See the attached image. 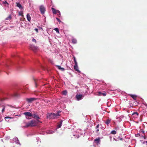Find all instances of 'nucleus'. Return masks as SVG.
Returning a JSON list of instances; mask_svg holds the SVG:
<instances>
[{"label":"nucleus","instance_id":"obj_1","mask_svg":"<svg viewBox=\"0 0 147 147\" xmlns=\"http://www.w3.org/2000/svg\"><path fill=\"white\" fill-rule=\"evenodd\" d=\"M0 95L4 97L3 98L0 97V101L1 102L9 98L8 97H5V96H11V95L9 94L7 92L2 90H0Z\"/></svg>","mask_w":147,"mask_h":147},{"label":"nucleus","instance_id":"obj_2","mask_svg":"<svg viewBox=\"0 0 147 147\" xmlns=\"http://www.w3.org/2000/svg\"><path fill=\"white\" fill-rule=\"evenodd\" d=\"M37 124L36 121L34 120H32L30 121L27 123L25 126L23 127H33L36 125Z\"/></svg>","mask_w":147,"mask_h":147},{"label":"nucleus","instance_id":"obj_3","mask_svg":"<svg viewBox=\"0 0 147 147\" xmlns=\"http://www.w3.org/2000/svg\"><path fill=\"white\" fill-rule=\"evenodd\" d=\"M47 118L49 119H54L57 118L55 113H48L47 114Z\"/></svg>","mask_w":147,"mask_h":147},{"label":"nucleus","instance_id":"obj_4","mask_svg":"<svg viewBox=\"0 0 147 147\" xmlns=\"http://www.w3.org/2000/svg\"><path fill=\"white\" fill-rule=\"evenodd\" d=\"M39 9L41 14L44 15L46 11L45 6L43 5H40L39 6Z\"/></svg>","mask_w":147,"mask_h":147},{"label":"nucleus","instance_id":"obj_5","mask_svg":"<svg viewBox=\"0 0 147 147\" xmlns=\"http://www.w3.org/2000/svg\"><path fill=\"white\" fill-rule=\"evenodd\" d=\"M84 96L82 94H77L76 95L75 98L77 100L79 101L82 99Z\"/></svg>","mask_w":147,"mask_h":147},{"label":"nucleus","instance_id":"obj_6","mask_svg":"<svg viewBox=\"0 0 147 147\" xmlns=\"http://www.w3.org/2000/svg\"><path fill=\"white\" fill-rule=\"evenodd\" d=\"M5 108V106L4 104H0V111H1L2 113L4 111Z\"/></svg>","mask_w":147,"mask_h":147},{"label":"nucleus","instance_id":"obj_7","mask_svg":"<svg viewBox=\"0 0 147 147\" xmlns=\"http://www.w3.org/2000/svg\"><path fill=\"white\" fill-rule=\"evenodd\" d=\"M26 100L28 103H30L35 100H36V98H26Z\"/></svg>","mask_w":147,"mask_h":147},{"label":"nucleus","instance_id":"obj_8","mask_svg":"<svg viewBox=\"0 0 147 147\" xmlns=\"http://www.w3.org/2000/svg\"><path fill=\"white\" fill-rule=\"evenodd\" d=\"M13 142L19 145L20 146L21 145V144L20 143L18 138L16 137L13 138Z\"/></svg>","mask_w":147,"mask_h":147},{"label":"nucleus","instance_id":"obj_9","mask_svg":"<svg viewBox=\"0 0 147 147\" xmlns=\"http://www.w3.org/2000/svg\"><path fill=\"white\" fill-rule=\"evenodd\" d=\"M24 115H25V116L26 117V118L27 119V117H31L32 116V115L30 112H24Z\"/></svg>","mask_w":147,"mask_h":147},{"label":"nucleus","instance_id":"obj_10","mask_svg":"<svg viewBox=\"0 0 147 147\" xmlns=\"http://www.w3.org/2000/svg\"><path fill=\"white\" fill-rule=\"evenodd\" d=\"M100 139L99 137L95 139L94 140V144L97 145L100 144Z\"/></svg>","mask_w":147,"mask_h":147},{"label":"nucleus","instance_id":"obj_11","mask_svg":"<svg viewBox=\"0 0 147 147\" xmlns=\"http://www.w3.org/2000/svg\"><path fill=\"white\" fill-rule=\"evenodd\" d=\"M74 69L78 73H80V71L79 70L78 63L75 64L74 66Z\"/></svg>","mask_w":147,"mask_h":147},{"label":"nucleus","instance_id":"obj_12","mask_svg":"<svg viewBox=\"0 0 147 147\" xmlns=\"http://www.w3.org/2000/svg\"><path fill=\"white\" fill-rule=\"evenodd\" d=\"M98 94L97 95L99 96H105L107 95V93L106 92L102 93L100 92H98Z\"/></svg>","mask_w":147,"mask_h":147},{"label":"nucleus","instance_id":"obj_13","mask_svg":"<svg viewBox=\"0 0 147 147\" xmlns=\"http://www.w3.org/2000/svg\"><path fill=\"white\" fill-rule=\"evenodd\" d=\"M138 115L139 114L137 112H134L132 114L133 117L135 118H137L138 117Z\"/></svg>","mask_w":147,"mask_h":147},{"label":"nucleus","instance_id":"obj_14","mask_svg":"<svg viewBox=\"0 0 147 147\" xmlns=\"http://www.w3.org/2000/svg\"><path fill=\"white\" fill-rule=\"evenodd\" d=\"M63 122V120H60L59 121V123L58 124V125L57 126V127L56 128V129H57L59 128H60L61 126L62 123Z\"/></svg>","mask_w":147,"mask_h":147},{"label":"nucleus","instance_id":"obj_15","mask_svg":"<svg viewBox=\"0 0 147 147\" xmlns=\"http://www.w3.org/2000/svg\"><path fill=\"white\" fill-rule=\"evenodd\" d=\"M16 6L19 7L20 9H23V7L19 3H17Z\"/></svg>","mask_w":147,"mask_h":147},{"label":"nucleus","instance_id":"obj_16","mask_svg":"<svg viewBox=\"0 0 147 147\" xmlns=\"http://www.w3.org/2000/svg\"><path fill=\"white\" fill-rule=\"evenodd\" d=\"M32 116H33V117L34 118L36 119L37 120H38L40 119L38 116L36 115V114H34L33 115H32Z\"/></svg>","mask_w":147,"mask_h":147},{"label":"nucleus","instance_id":"obj_17","mask_svg":"<svg viewBox=\"0 0 147 147\" xmlns=\"http://www.w3.org/2000/svg\"><path fill=\"white\" fill-rule=\"evenodd\" d=\"M51 9L53 13V14H57V10H56L53 7H52L51 8Z\"/></svg>","mask_w":147,"mask_h":147},{"label":"nucleus","instance_id":"obj_18","mask_svg":"<svg viewBox=\"0 0 147 147\" xmlns=\"http://www.w3.org/2000/svg\"><path fill=\"white\" fill-rule=\"evenodd\" d=\"M26 18L28 21L29 22H30L31 20V18L30 15L28 13L27 14Z\"/></svg>","mask_w":147,"mask_h":147},{"label":"nucleus","instance_id":"obj_19","mask_svg":"<svg viewBox=\"0 0 147 147\" xmlns=\"http://www.w3.org/2000/svg\"><path fill=\"white\" fill-rule=\"evenodd\" d=\"M55 132V131L51 130H49L47 131V134H51L54 133Z\"/></svg>","mask_w":147,"mask_h":147},{"label":"nucleus","instance_id":"obj_20","mask_svg":"<svg viewBox=\"0 0 147 147\" xmlns=\"http://www.w3.org/2000/svg\"><path fill=\"white\" fill-rule=\"evenodd\" d=\"M71 41L72 43L74 44H76L77 42L76 39L75 38H72Z\"/></svg>","mask_w":147,"mask_h":147},{"label":"nucleus","instance_id":"obj_21","mask_svg":"<svg viewBox=\"0 0 147 147\" xmlns=\"http://www.w3.org/2000/svg\"><path fill=\"white\" fill-rule=\"evenodd\" d=\"M3 66L7 68H8L9 66V63L8 62H6Z\"/></svg>","mask_w":147,"mask_h":147},{"label":"nucleus","instance_id":"obj_22","mask_svg":"<svg viewBox=\"0 0 147 147\" xmlns=\"http://www.w3.org/2000/svg\"><path fill=\"white\" fill-rule=\"evenodd\" d=\"M130 96L132 97L134 99L136 100V97L137 96L135 94H130Z\"/></svg>","mask_w":147,"mask_h":147},{"label":"nucleus","instance_id":"obj_23","mask_svg":"<svg viewBox=\"0 0 147 147\" xmlns=\"http://www.w3.org/2000/svg\"><path fill=\"white\" fill-rule=\"evenodd\" d=\"M111 120V119H108L105 123L107 125H108L110 123Z\"/></svg>","mask_w":147,"mask_h":147},{"label":"nucleus","instance_id":"obj_24","mask_svg":"<svg viewBox=\"0 0 147 147\" xmlns=\"http://www.w3.org/2000/svg\"><path fill=\"white\" fill-rule=\"evenodd\" d=\"M140 141L141 142V143L143 144H146V145L147 146V141H143V140H140Z\"/></svg>","mask_w":147,"mask_h":147},{"label":"nucleus","instance_id":"obj_25","mask_svg":"<svg viewBox=\"0 0 147 147\" xmlns=\"http://www.w3.org/2000/svg\"><path fill=\"white\" fill-rule=\"evenodd\" d=\"M54 30H55L56 32L57 33H59V29L57 28H55L54 29Z\"/></svg>","mask_w":147,"mask_h":147},{"label":"nucleus","instance_id":"obj_26","mask_svg":"<svg viewBox=\"0 0 147 147\" xmlns=\"http://www.w3.org/2000/svg\"><path fill=\"white\" fill-rule=\"evenodd\" d=\"M61 112V111H57L56 113L55 114L57 117L60 115L59 113Z\"/></svg>","mask_w":147,"mask_h":147},{"label":"nucleus","instance_id":"obj_27","mask_svg":"<svg viewBox=\"0 0 147 147\" xmlns=\"http://www.w3.org/2000/svg\"><path fill=\"white\" fill-rule=\"evenodd\" d=\"M67 94V91L66 90H65L63 92V95H66Z\"/></svg>","mask_w":147,"mask_h":147},{"label":"nucleus","instance_id":"obj_28","mask_svg":"<svg viewBox=\"0 0 147 147\" xmlns=\"http://www.w3.org/2000/svg\"><path fill=\"white\" fill-rule=\"evenodd\" d=\"M99 125L98 124L97 125L96 127V132H97L99 131V129H98V128L99 127Z\"/></svg>","mask_w":147,"mask_h":147},{"label":"nucleus","instance_id":"obj_29","mask_svg":"<svg viewBox=\"0 0 147 147\" xmlns=\"http://www.w3.org/2000/svg\"><path fill=\"white\" fill-rule=\"evenodd\" d=\"M111 133L112 134H116V131L115 130H113L111 131Z\"/></svg>","mask_w":147,"mask_h":147},{"label":"nucleus","instance_id":"obj_30","mask_svg":"<svg viewBox=\"0 0 147 147\" xmlns=\"http://www.w3.org/2000/svg\"><path fill=\"white\" fill-rule=\"evenodd\" d=\"M36 140H37V142L38 143L40 142V139L38 137H37L36 138Z\"/></svg>","mask_w":147,"mask_h":147},{"label":"nucleus","instance_id":"obj_31","mask_svg":"<svg viewBox=\"0 0 147 147\" xmlns=\"http://www.w3.org/2000/svg\"><path fill=\"white\" fill-rule=\"evenodd\" d=\"M73 58H74V61L75 64L78 63L77 62L76 59V58L74 56Z\"/></svg>","mask_w":147,"mask_h":147},{"label":"nucleus","instance_id":"obj_32","mask_svg":"<svg viewBox=\"0 0 147 147\" xmlns=\"http://www.w3.org/2000/svg\"><path fill=\"white\" fill-rule=\"evenodd\" d=\"M56 19L58 21V22L59 23H63L61 21V20H60V19L58 18H56Z\"/></svg>","mask_w":147,"mask_h":147},{"label":"nucleus","instance_id":"obj_33","mask_svg":"<svg viewBox=\"0 0 147 147\" xmlns=\"http://www.w3.org/2000/svg\"><path fill=\"white\" fill-rule=\"evenodd\" d=\"M141 137L142 139H146L147 138V136H144L142 135L141 136Z\"/></svg>","mask_w":147,"mask_h":147},{"label":"nucleus","instance_id":"obj_34","mask_svg":"<svg viewBox=\"0 0 147 147\" xmlns=\"http://www.w3.org/2000/svg\"><path fill=\"white\" fill-rule=\"evenodd\" d=\"M139 132L140 133H142L143 134H145L144 131L142 129H140Z\"/></svg>","mask_w":147,"mask_h":147},{"label":"nucleus","instance_id":"obj_35","mask_svg":"<svg viewBox=\"0 0 147 147\" xmlns=\"http://www.w3.org/2000/svg\"><path fill=\"white\" fill-rule=\"evenodd\" d=\"M117 139L118 140H122L123 139L122 138L120 137V136H118V137H117Z\"/></svg>","mask_w":147,"mask_h":147},{"label":"nucleus","instance_id":"obj_36","mask_svg":"<svg viewBox=\"0 0 147 147\" xmlns=\"http://www.w3.org/2000/svg\"><path fill=\"white\" fill-rule=\"evenodd\" d=\"M11 18V16L10 15L9 16H8L7 17L6 19V20H8L9 19H10Z\"/></svg>","mask_w":147,"mask_h":147},{"label":"nucleus","instance_id":"obj_37","mask_svg":"<svg viewBox=\"0 0 147 147\" xmlns=\"http://www.w3.org/2000/svg\"><path fill=\"white\" fill-rule=\"evenodd\" d=\"M135 136L136 137H139L140 136V134L139 133H138L136 134H135Z\"/></svg>","mask_w":147,"mask_h":147},{"label":"nucleus","instance_id":"obj_38","mask_svg":"<svg viewBox=\"0 0 147 147\" xmlns=\"http://www.w3.org/2000/svg\"><path fill=\"white\" fill-rule=\"evenodd\" d=\"M85 134V132H84V131L83 132H80V135H83V134Z\"/></svg>","mask_w":147,"mask_h":147},{"label":"nucleus","instance_id":"obj_39","mask_svg":"<svg viewBox=\"0 0 147 147\" xmlns=\"http://www.w3.org/2000/svg\"><path fill=\"white\" fill-rule=\"evenodd\" d=\"M57 13L59 14V17H60L61 16V13L60 11L58 10H57Z\"/></svg>","mask_w":147,"mask_h":147},{"label":"nucleus","instance_id":"obj_40","mask_svg":"<svg viewBox=\"0 0 147 147\" xmlns=\"http://www.w3.org/2000/svg\"><path fill=\"white\" fill-rule=\"evenodd\" d=\"M11 118L9 117H5V119L6 120V121H8L6 119H9V118Z\"/></svg>","mask_w":147,"mask_h":147},{"label":"nucleus","instance_id":"obj_41","mask_svg":"<svg viewBox=\"0 0 147 147\" xmlns=\"http://www.w3.org/2000/svg\"><path fill=\"white\" fill-rule=\"evenodd\" d=\"M58 69H61V67L60 65H57Z\"/></svg>","mask_w":147,"mask_h":147},{"label":"nucleus","instance_id":"obj_42","mask_svg":"<svg viewBox=\"0 0 147 147\" xmlns=\"http://www.w3.org/2000/svg\"><path fill=\"white\" fill-rule=\"evenodd\" d=\"M3 4H8V3L7 2V1H4L3 2Z\"/></svg>","mask_w":147,"mask_h":147},{"label":"nucleus","instance_id":"obj_43","mask_svg":"<svg viewBox=\"0 0 147 147\" xmlns=\"http://www.w3.org/2000/svg\"><path fill=\"white\" fill-rule=\"evenodd\" d=\"M109 138L110 139V140L111 142H112V137L111 136H110L109 137Z\"/></svg>","mask_w":147,"mask_h":147},{"label":"nucleus","instance_id":"obj_44","mask_svg":"<svg viewBox=\"0 0 147 147\" xmlns=\"http://www.w3.org/2000/svg\"><path fill=\"white\" fill-rule=\"evenodd\" d=\"M32 42H36V40L35 39H34V38H33L32 39Z\"/></svg>","mask_w":147,"mask_h":147},{"label":"nucleus","instance_id":"obj_45","mask_svg":"<svg viewBox=\"0 0 147 147\" xmlns=\"http://www.w3.org/2000/svg\"><path fill=\"white\" fill-rule=\"evenodd\" d=\"M60 70L61 71H64L65 70V69L64 68H63L62 67L61 69H60Z\"/></svg>","mask_w":147,"mask_h":147},{"label":"nucleus","instance_id":"obj_46","mask_svg":"<svg viewBox=\"0 0 147 147\" xmlns=\"http://www.w3.org/2000/svg\"><path fill=\"white\" fill-rule=\"evenodd\" d=\"M10 142L11 143H13L14 142L13 141V139L12 140H10Z\"/></svg>","mask_w":147,"mask_h":147},{"label":"nucleus","instance_id":"obj_47","mask_svg":"<svg viewBox=\"0 0 147 147\" xmlns=\"http://www.w3.org/2000/svg\"><path fill=\"white\" fill-rule=\"evenodd\" d=\"M34 30L36 31V32H38V29L37 28H35V29H34Z\"/></svg>","mask_w":147,"mask_h":147},{"label":"nucleus","instance_id":"obj_48","mask_svg":"<svg viewBox=\"0 0 147 147\" xmlns=\"http://www.w3.org/2000/svg\"><path fill=\"white\" fill-rule=\"evenodd\" d=\"M113 140L116 141H118V140H117V139H116L115 138H113Z\"/></svg>","mask_w":147,"mask_h":147},{"label":"nucleus","instance_id":"obj_49","mask_svg":"<svg viewBox=\"0 0 147 147\" xmlns=\"http://www.w3.org/2000/svg\"><path fill=\"white\" fill-rule=\"evenodd\" d=\"M15 96H19V95L18 94H15Z\"/></svg>","mask_w":147,"mask_h":147},{"label":"nucleus","instance_id":"obj_50","mask_svg":"<svg viewBox=\"0 0 147 147\" xmlns=\"http://www.w3.org/2000/svg\"><path fill=\"white\" fill-rule=\"evenodd\" d=\"M76 137H77V138H78L79 137V135H76Z\"/></svg>","mask_w":147,"mask_h":147},{"label":"nucleus","instance_id":"obj_51","mask_svg":"<svg viewBox=\"0 0 147 147\" xmlns=\"http://www.w3.org/2000/svg\"><path fill=\"white\" fill-rule=\"evenodd\" d=\"M35 84L36 86H37V82H36L35 81Z\"/></svg>","mask_w":147,"mask_h":147},{"label":"nucleus","instance_id":"obj_52","mask_svg":"<svg viewBox=\"0 0 147 147\" xmlns=\"http://www.w3.org/2000/svg\"><path fill=\"white\" fill-rule=\"evenodd\" d=\"M22 14H21V13L19 12V16H22Z\"/></svg>","mask_w":147,"mask_h":147},{"label":"nucleus","instance_id":"obj_53","mask_svg":"<svg viewBox=\"0 0 147 147\" xmlns=\"http://www.w3.org/2000/svg\"><path fill=\"white\" fill-rule=\"evenodd\" d=\"M100 128L101 129H104V127H103V126H101V127H100Z\"/></svg>","mask_w":147,"mask_h":147},{"label":"nucleus","instance_id":"obj_54","mask_svg":"<svg viewBox=\"0 0 147 147\" xmlns=\"http://www.w3.org/2000/svg\"><path fill=\"white\" fill-rule=\"evenodd\" d=\"M33 47L35 49H37V47H36L33 46Z\"/></svg>","mask_w":147,"mask_h":147},{"label":"nucleus","instance_id":"obj_55","mask_svg":"<svg viewBox=\"0 0 147 147\" xmlns=\"http://www.w3.org/2000/svg\"><path fill=\"white\" fill-rule=\"evenodd\" d=\"M9 63H11V62H12V61H11V60H9Z\"/></svg>","mask_w":147,"mask_h":147},{"label":"nucleus","instance_id":"obj_56","mask_svg":"<svg viewBox=\"0 0 147 147\" xmlns=\"http://www.w3.org/2000/svg\"><path fill=\"white\" fill-rule=\"evenodd\" d=\"M38 121V122H39V123H41V122L39 120H37Z\"/></svg>","mask_w":147,"mask_h":147},{"label":"nucleus","instance_id":"obj_57","mask_svg":"<svg viewBox=\"0 0 147 147\" xmlns=\"http://www.w3.org/2000/svg\"><path fill=\"white\" fill-rule=\"evenodd\" d=\"M51 63H53V61H51Z\"/></svg>","mask_w":147,"mask_h":147},{"label":"nucleus","instance_id":"obj_58","mask_svg":"<svg viewBox=\"0 0 147 147\" xmlns=\"http://www.w3.org/2000/svg\"><path fill=\"white\" fill-rule=\"evenodd\" d=\"M59 16V14L58 13L57 14Z\"/></svg>","mask_w":147,"mask_h":147},{"label":"nucleus","instance_id":"obj_59","mask_svg":"<svg viewBox=\"0 0 147 147\" xmlns=\"http://www.w3.org/2000/svg\"><path fill=\"white\" fill-rule=\"evenodd\" d=\"M8 138L9 139V138H10V137H8Z\"/></svg>","mask_w":147,"mask_h":147},{"label":"nucleus","instance_id":"obj_60","mask_svg":"<svg viewBox=\"0 0 147 147\" xmlns=\"http://www.w3.org/2000/svg\"><path fill=\"white\" fill-rule=\"evenodd\" d=\"M79 130H80V131H81V129H79Z\"/></svg>","mask_w":147,"mask_h":147},{"label":"nucleus","instance_id":"obj_61","mask_svg":"<svg viewBox=\"0 0 147 147\" xmlns=\"http://www.w3.org/2000/svg\"><path fill=\"white\" fill-rule=\"evenodd\" d=\"M74 136H75V135H74Z\"/></svg>","mask_w":147,"mask_h":147},{"label":"nucleus","instance_id":"obj_62","mask_svg":"<svg viewBox=\"0 0 147 147\" xmlns=\"http://www.w3.org/2000/svg\"><path fill=\"white\" fill-rule=\"evenodd\" d=\"M1 55H0V57H1Z\"/></svg>","mask_w":147,"mask_h":147},{"label":"nucleus","instance_id":"obj_63","mask_svg":"<svg viewBox=\"0 0 147 147\" xmlns=\"http://www.w3.org/2000/svg\"><path fill=\"white\" fill-rule=\"evenodd\" d=\"M129 147H130V146H129Z\"/></svg>","mask_w":147,"mask_h":147}]
</instances>
